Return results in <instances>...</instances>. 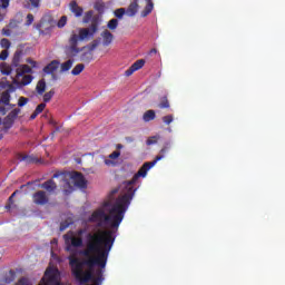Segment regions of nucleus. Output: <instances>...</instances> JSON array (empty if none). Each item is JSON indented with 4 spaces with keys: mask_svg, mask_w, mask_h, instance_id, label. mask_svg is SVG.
<instances>
[{
    "mask_svg": "<svg viewBox=\"0 0 285 285\" xmlns=\"http://www.w3.org/2000/svg\"><path fill=\"white\" fill-rule=\"evenodd\" d=\"M129 206L130 203L126 196L118 197L115 204H111L108 200L105 202L101 207L91 214V216L88 218V222H90V224H97L99 228L109 226L111 229L101 230L99 233H95V235H101V233L109 230L111 232L115 242V233L119 230V226L121 225V222H124L126 210H128Z\"/></svg>",
    "mask_w": 285,
    "mask_h": 285,
    "instance_id": "f257e3e1",
    "label": "nucleus"
},
{
    "mask_svg": "<svg viewBox=\"0 0 285 285\" xmlns=\"http://www.w3.org/2000/svg\"><path fill=\"white\" fill-rule=\"evenodd\" d=\"M98 26L97 22H92L90 29L80 28L78 30V35L72 31L69 38V47L67 48L68 55L70 57H77L80 53V61L83 63H90L92 61L94 56L92 51L88 49V47L79 48V41H86V39H90V37H95V32H97Z\"/></svg>",
    "mask_w": 285,
    "mask_h": 285,
    "instance_id": "f03ea898",
    "label": "nucleus"
},
{
    "mask_svg": "<svg viewBox=\"0 0 285 285\" xmlns=\"http://www.w3.org/2000/svg\"><path fill=\"white\" fill-rule=\"evenodd\" d=\"M170 150V142H166L164 147L160 149V154L155 157L153 161L144 163V165L139 168V170L132 176L130 180L122 183L124 195L122 197H127L128 203L132 202V197H135V193H137V188H135V184L139 181V177H146L148 175V170L157 165V161H161L164 159V155Z\"/></svg>",
    "mask_w": 285,
    "mask_h": 285,
    "instance_id": "7ed1b4c3",
    "label": "nucleus"
},
{
    "mask_svg": "<svg viewBox=\"0 0 285 285\" xmlns=\"http://www.w3.org/2000/svg\"><path fill=\"white\" fill-rule=\"evenodd\" d=\"M32 73V68L28 65H21L19 68L16 69V79H13V83H17L19 81V78L22 77L20 86H29V83H32L33 77L30 75Z\"/></svg>",
    "mask_w": 285,
    "mask_h": 285,
    "instance_id": "20e7f679",
    "label": "nucleus"
},
{
    "mask_svg": "<svg viewBox=\"0 0 285 285\" xmlns=\"http://www.w3.org/2000/svg\"><path fill=\"white\" fill-rule=\"evenodd\" d=\"M20 114H21V109L16 108V109H12L3 118L2 125H3L4 130H10V128H12V126H14V121H17V118L19 117Z\"/></svg>",
    "mask_w": 285,
    "mask_h": 285,
    "instance_id": "39448f33",
    "label": "nucleus"
},
{
    "mask_svg": "<svg viewBox=\"0 0 285 285\" xmlns=\"http://www.w3.org/2000/svg\"><path fill=\"white\" fill-rule=\"evenodd\" d=\"M70 179L73 184V186H76V188H80L86 190V188H88V180H86V177L83 176V174L79 173V171H72L70 174Z\"/></svg>",
    "mask_w": 285,
    "mask_h": 285,
    "instance_id": "423d86ee",
    "label": "nucleus"
},
{
    "mask_svg": "<svg viewBox=\"0 0 285 285\" xmlns=\"http://www.w3.org/2000/svg\"><path fill=\"white\" fill-rule=\"evenodd\" d=\"M32 202L36 204V206H46L50 204V197L48 196V193L38 190L32 194Z\"/></svg>",
    "mask_w": 285,
    "mask_h": 285,
    "instance_id": "0eeeda50",
    "label": "nucleus"
},
{
    "mask_svg": "<svg viewBox=\"0 0 285 285\" xmlns=\"http://www.w3.org/2000/svg\"><path fill=\"white\" fill-rule=\"evenodd\" d=\"M100 37L102 39V46L105 48H108V46H110V43H112V41L115 40V36L112 35V32H110L108 29H105L101 33Z\"/></svg>",
    "mask_w": 285,
    "mask_h": 285,
    "instance_id": "6e6552de",
    "label": "nucleus"
},
{
    "mask_svg": "<svg viewBox=\"0 0 285 285\" xmlns=\"http://www.w3.org/2000/svg\"><path fill=\"white\" fill-rule=\"evenodd\" d=\"M139 12V0H132L126 9L127 17H135Z\"/></svg>",
    "mask_w": 285,
    "mask_h": 285,
    "instance_id": "1a4fd4ad",
    "label": "nucleus"
},
{
    "mask_svg": "<svg viewBox=\"0 0 285 285\" xmlns=\"http://www.w3.org/2000/svg\"><path fill=\"white\" fill-rule=\"evenodd\" d=\"M22 6L27 10H39L41 8V0H24Z\"/></svg>",
    "mask_w": 285,
    "mask_h": 285,
    "instance_id": "9d476101",
    "label": "nucleus"
},
{
    "mask_svg": "<svg viewBox=\"0 0 285 285\" xmlns=\"http://www.w3.org/2000/svg\"><path fill=\"white\" fill-rule=\"evenodd\" d=\"M36 30H38L40 32V35H48V32H50L51 28L48 24V22H46V20H40L39 23L35 24Z\"/></svg>",
    "mask_w": 285,
    "mask_h": 285,
    "instance_id": "9b49d317",
    "label": "nucleus"
},
{
    "mask_svg": "<svg viewBox=\"0 0 285 285\" xmlns=\"http://www.w3.org/2000/svg\"><path fill=\"white\" fill-rule=\"evenodd\" d=\"M58 69L59 60H53L43 68V72H46V75H55V72H57Z\"/></svg>",
    "mask_w": 285,
    "mask_h": 285,
    "instance_id": "f8f14e48",
    "label": "nucleus"
},
{
    "mask_svg": "<svg viewBox=\"0 0 285 285\" xmlns=\"http://www.w3.org/2000/svg\"><path fill=\"white\" fill-rule=\"evenodd\" d=\"M69 9L71 10L72 14H75V17H82V14H83V8L79 7L77 1H75V0H72L69 3Z\"/></svg>",
    "mask_w": 285,
    "mask_h": 285,
    "instance_id": "ddd939ff",
    "label": "nucleus"
},
{
    "mask_svg": "<svg viewBox=\"0 0 285 285\" xmlns=\"http://www.w3.org/2000/svg\"><path fill=\"white\" fill-rule=\"evenodd\" d=\"M40 188L47 190V193H55L57 190V183L55 180L49 179L40 185Z\"/></svg>",
    "mask_w": 285,
    "mask_h": 285,
    "instance_id": "4468645a",
    "label": "nucleus"
},
{
    "mask_svg": "<svg viewBox=\"0 0 285 285\" xmlns=\"http://www.w3.org/2000/svg\"><path fill=\"white\" fill-rule=\"evenodd\" d=\"M145 1H146L145 9L140 13V17L142 18L148 17V14H150V12L155 10V3L153 2V0H145Z\"/></svg>",
    "mask_w": 285,
    "mask_h": 285,
    "instance_id": "2eb2a0df",
    "label": "nucleus"
},
{
    "mask_svg": "<svg viewBox=\"0 0 285 285\" xmlns=\"http://www.w3.org/2000/svg\"><path fill=\"white\" fill-rule=\"evenodd\" d=\"M10 99H11L10 91L6 90L1 94L0 104H3L4 106H9L10 108H14L16 105L10 104Z\"/></svg>",
    "mask_w": 285,
    "mask_h": 285,
    "instance_id": "dca6fc26",
    "label": "nucleus"
},
{
    "mask_svg": "<svg viewBox=\"0 0 285 285\" xmlns=\"http://www.w3.org/2000/svg\"><path fill=\"white\" fill-rule=\"evenodd\" d=\"M22 55H23V51H21V50H17L14 52L13 58H12V62H11L12 68L17 69V68L21 67V65H19V63H21Z\"/></svg>",
    "mask_w": 285,
    "mask_h": 285,
    "instance_id": "f3484780",
    "label": "nucleus"
},
{
    "mask_svg": "<svg viewBox=\"0 0 285 285\" xmlns=\"http://www.w3.org/2000/svg\"><path fill=\"white\" fill-rule=\"evenodd\" d=\"M108 157L109 159L105 160L106 166H115V161H112V159H119V157H121V151L115 150Z\"/></svg>",
    "mask_w": 285,
    "mask_h": 285,
    "instance_id": "a211bd4d",
    "label": "nucleus"
},
{
    "mask_svg": "<svg viewBox=\"0 0 285 285\" xmlns=\"http://www.w3.org/2000/svg\"><path fill=\"white\" fill-rule=\"evenodd\" d=\"M157 108H160V110H164L166 108H170V101L168 100V96H161L159 98V102L157 104Z\"/></svg>",
    "mask_w": 285,
    "mask_h": 285,
    "instance_id": "6ab92c4d",
    "label": "nucleus"
},
{
    "mask_svg": "<svg viewBox=\"0 0 285 285\" xmlns=\"http://www.w3.org/2000/svg\"><path fill=\"white\" fill-rule=\"evenodd\" d=\"M20 161H26V164H39L38 158L30 155L20 156Z\"/></svg>",
    "mask_w": 285,
    "mask_h": 285,
    "instance_id": "aec40b11",
    "label": "nucleus"
},
{
    "mask_svg": "<svg viewBox=\"0 0 285 285\" xmlns=\"http://www.w3.org/2000/svg\"><path fill=\"white\" fill-rule=\"evenodd\" d=\"M69 238L71 239V246H73V248H81V246H83V238L75 236Z\"/></svg>",
    "mask_w": 285,
    "mask_h": 285,
    "instance_id": "412c9836",
    "label": "nucleus"
},
{
    "mask_svg": "<svg viewBox=\"0 0 285 285\" xmlns=\"http://www.w3.org/2000/svg\"><path fill=\"white\" fill-rule=\"evenodd\" d=\"M45 277L47 279V284H50L51 282H55V269L47 268L45 272Z\"/></svg>",
    "mask_w": 285,
    "mask_h": 285,
    "instance_id": "4be33fe9",
    "label": "nucleus"
},
{
    "mask_svg": "<svg viewBox=\"0 0 285 285\" xmlns=\"http://www.w3.org/2000/svg\"><path fill=\"white\" fill-rule=\"evenodd\" d=\"M36 90L38 95H43L46 92V80L41 79L38 81Z\"/></svg>",
    "mask_w": 285,
    "mask_h": 285,
    "instance_id": "5701e85b",
    "label": "nucleus"
},
{
    "mask_svg": "<svg viewBox=\"0 0 285 285\" xmlns=\"http://www.w3.org/2000/svg\"><path fill=\"white\" fill-rule=\"evenodd\" d=\"M155 117H156L155 110L150 109L144 114L142 119L144 121L148 122V121H153Z\"/></svg>",
    "mask_w": 285,
    "mask_h": 285,
    "instance_id": "b1692460",
    "label": "nucleus"
},
{
    "mask_svg": "<svg viewBox=\"0 0 285 285\" xmlns=\"http://www.w3.org/2000/svg\"><path fill=\"white\" fill-rule=\"evenodd\" d=\"M86 66L83 63H78L72 70H71V75H73V77H77L78 75H81V72H83Z\"/></svg>",
    "mask_w": 285,
    "mask_h": 285,
    "instance_id": "393cba45",
    "label": "nucleus"
},
{
    "mask_svg": "<svg viewBox=\"0 0 285 285\" xmlns=\"http://www.w3.org/2000/svg\"><path fill=\"white\" fill-rule=\"evenodd\" d=\"M72 63H75V60L69 59L66 62L61 63V72H68V70H70V68H72Z\"/></svg>",
    "mask_w": 285,
    "mask_h": 285,
    "instance_id": "a878e982",
    "label": "nucleus"
},
{
    "mask_svg": "<svg viewBox=\"0 0 285 285\" xmlns=\"http://www.w3.org/2000/svg\"><path fill=\"white\" fill-rule=\"evenodd\" d=\"M145 65H146V60L139 59V60H137L136 62H134V63L131 65V67H132L134 70L137 72V70H141L142 66H145Z\"/></svg>",
    "mask_w": 285,
    "mask_h": 285,
    "instance_id": "bb28decb",
    "label": "nucleus"
},
{
    "mask_svg": "<svg viewBox=\"0 0 285 285\" xmlns=\"http://www.w3.org/2000/svg\"><path fill=\"white\" fill-rule=\"evenodd\" d=\"M118 26H119V20H117V19H111L107 23V28L109 30H117Z\"/></svg>",
    "mask_w": 285,
    "mask_h": 285,
    "instance_id": "cd10ccee",
    "label": "nucleus"
},
{
    "mask_svg": "<svg viewBox=\"0 0 285 285\" xmlns=\"http://www.w3.org/2000/svg\"><path fill=\"white\" fill-rule=\"evenodd\" d=\"M52 97H55V89H51L49 92H46L43 95V101L45 104H48L51 101Z\"/></svg>",
    "mask_w": 285,
    "mask_h": 285,
    "instance_id": "c85d7f7f",
    "label": "nucleus"
},
{
    "mask_svg": "<svg viewBox=\"0 0 285 285\" xmlns=\"http://www.w3.org/2000/svg\"><path fill=\"white\" fill-rule=\"evenodd\" d=\"M92 14H95L92 10L87 11L82 19L83 23H90V21L92 20Z\"/></svg>",
    "mask_w": 285,
    "mask_h": 285,
    "instance_id": "c756f323",
    "label": "nucleus"
},
{
    "mask_svg": "<svg viewBox=\"0 0 285 285\" xmlns=\"http://www.w3.org/2000/svg\"><path fill=\"white\" fill-rule=\"evenodd\" d=\"M163 121H164V124H166V126H170V124H173V121H175V117L173 115L164 116Z\"/></svg>",
    "mask_w": 285,
    "mask_h": 285,
    "instance_id": "7c9ffc66",
    "label": "nucleus"
},
{
    "mask_svg": "<svg viewBox=\"0 0 285 285\" xmlns=\"http://www.w3.org/2000/svg\"><path fill=\"white\" fill-rule=\"evenodd\" d=\"M32 23H35V16L32 13H28L24 26L29 27L32 26Z\"/></svg>",
    "mask_w": 285,
    "mask_h": 285,
    "instance_id": "2f4dec72",
    "label": "nucleus"
},
{
    "mask_svg": "<svg viewBox=\"0 0 285 285\" xmlns=\"http://www.w3.org/2000/svg\"><path fill=\"white\" fill-rule=\"evenodd\" d=\"M124 14H126L125 8H119L115 11V17H117V19H124Z\"/></svg>",
    "mask_w": 285,
    "mask_h": 285,
    "instance_id": "473e14b6",
    "label": "nucleus"
},
{
    "mask_svg": "<svg viewBox=\"0 0 285 285\" xmlns=\"http://www.w3.org/2000/svg\"><path fill=\"white\" fill-rule=\"evenodd\" d=\"M0 46H1V48H6V50H8V48H10V46H12V43L10 42V40L8 38H3L0 41Z\"/></svg>",
    "mask_w": 285,
    "mask_h": 285,
    "instance_id": "72a5a7b5",
    "label": "nucleus"
},
{
    "mask_svg": "<svg viewBox=\"0 0 285 285\" xmlns=\"http://www.w3.org/2000/svg\"><path fill=\"white\" fill-rule=\"evenodd\" d=\"M12 68H14V67H12V66H4V67H2L1 68V72H2V75H12Z\"/></svg>",
    "mask_w": 285,
    "mask_h": 285,
    "instance_id": "f704fd0d",
    "label": "nucleus"
},
{
    "mask_svg": "<svg viewBox=\"0 0 285 285\" xmlns=\"http://www.w3.org/2000/svg\"><path fill=\"white\" fill-rule=\"evenodd\" d=\"M66 23H68V17L62 16L60 18V20L58 21L57 26H58V28H63L66 26Z\"/></svg>",
    "mask_w": 285,
    "mask_h": 285,
    "instance_id": "c9c22d12",
    "label": "nucleus"
},
{
    "mask_svg": "<svg viewBox=\"0 0 285 285\" xmlns=\"http://www.w3.org/2000/svg\"><path fill=\"white\" fill-rule=\"evenodd\" d=\"M99 47V40H94L87 49H89L91 52Z\"/></svg>",
    "mask_w": 285,
    "mask_h": 285,
    "instance_id": "e433bc0d",
    "label": "nucleus"
},
{
    "mask_svg": "<svg viewBox=\"0 0 285 285\" xmlns=\"http://www.w3.org/2000/svg\"><path fill=\"white\" fill-rule=\"evenodd\" d=\"M10 52H8V49H4L0 52V61H6L8 59Z\"/></svg>",
    "mask_w": 285,
    "mask_h": 285,
    "instance_id": "4c0bfd02",
    "label": "nucleus"
},
{
    "mask_svg": "<svg viewBox=\"0 0 285 285\" xmlns=\"http://www.w3.org/2000/svg\"><path fill=\"white\" fill-rule=\"evenodd\" d=\"M28 101H30L28 98L26 97H20L19 100H18V106L20 108H23V106H26V104H28Z\"/></svg>",
    "mask_w": 285,
    "mask_h": 285,
    "instance_id": "58836bf2",
    "label": "nucleus"
},
{
    "mask_svg": "<svg viewBox=\"0 0 285 285\" xmlns=\"http://www.w3.org/2000/svg\"><path fill=\"white\" fill-rule=\"evenodd\" d=\"M43 110H46V104H45V102L38 105V106L36 107V110H35V111H36L38 115H41V112H43Z\"/></svg>",
    "mask_w": 285,
    "mask_h": 285,
    "instance_id": "ea45409f",
    "label": "nucleus"
},
{
    "mask_svg": "<svg viewBox=\"0 0 285 285\" xmlns=\"http://www.w3.org/2000/svg\"><path fill=\"white\" fill-rule=\"evenodd\" d=\"M147 146H153L157 144V136L149 137L146 141Z\"/></svg>",
    "mask_w": 285,
    "mask_h": 285,
    "instance_id": "a19ab883",
    "label": "nucleus"
},
{
    "mask_svg": "<svg viewBox=\"0 0 285 285\" xmlns=\"http://www.w3.org/2000/svg\"><path fill=\"white\" fill-rule=\"evenodd\" d=\"M10 6V0H0V8L6 10Z\"/></svg>",
    "mask_w": 285,
    "mask_h": 285,
    "instance_id": "79ce46f5",
    "label": "nucleus"
},
{
    "mask_svg": "<svg viewBox=\"0 0 285 285\" xmlns=\"http://www.w3.org/2000/svg\"><path fill=\"white\" fill-rule=\"evenodd\" d=\"M17 285H30V283H28V278L22 277L18 281Z\"/></svg>",
    "mask_w": 285,
    "mask_h": 285,
    "instance_id": "37998d69",
    "label": "nucleus"
},
{
    "mask_svg": "<svg viewBox=\"0 0 285 285\" xmlns=\"http://www.w3.org/2000/svg\"><path fill=\"white\" fill-rule=\"evenodd\" d=\"M104 8H105V6L102 3L95 4V10H97L98 12H104Z\"/></svg>",
    "mask_w": 285,
    "mask_h": 285,
    "instance_id": "c03bdc74",
    "label": "nucleus"
},
{
    "mask_svg": "<svg viewBox=\"0 0 285 285\" xmlns=\"http://www.w3.org/2000/svg\"><path fill=\"white\" fill-rule=\"evenodd\" d=\"M136 71L134 70L132 67L128 68L126 71H125V75L126 77H130L132 73H135Z\"/></svg>",
    "mask_w": 285,
    "mask_h": 285,
    "instance_id": "a18cd8bd",
    "label": "nucleus"
},
{
    "mask_svg": "<svg viewBox=\"0 0 285 285\" xmlns=\"http://www.w3.org/2000/svg\"><path fill=\"white\" fill-rule=\"evenodd\" d=\"M67 186L69 187V189H65V195H70V193L75 190V187L70 186V183H67Z\"/></svg>",
    "mask_w": 285,
    "mask_h": 285,
    "instance_id": "49530a36",
    "label": "nucleus"
},
{
    "mask_svg": "<svg viewBox=\"0 0 285 285\" xmlns=\"http://www.w3.org/2000/svg\"><path fill=\"white\" fill-rule=\"evenodd\" d=\"M8 202H9V204L6 205V208H7V210H10V208H11L10 204H14V200H13L12 196L9 197Z\"/></svg>",
    "mask_w": 285,
    "mask_h": 285,
    "instance_id": "de8ad7c7",
    "label": "nucleus"
},
{
    "mask_svg": "<svg viewBox=\"0 0 285 285\" xmlns=\"http://www.w3.org/2000/svg\"><path fill=\"white\" fill-rule=\"evenodd\" d=\"M27 62L30 63V66H32V68H37V61H35L32 59H27Z\"/></svg>",
    "mask_w": 285,
    "mask_h": 285,
    "instance_id": "09e8293b",
    "label": "nucleus"
},
{
    "mask_svg": "<svg viewBox=\"0 0 285 285\" xmlns=\"http://www.w3.org/2000/svg\"><path fill=\"white\" fill-rule=\"evenodd\" d=\"M37 117H39V114L33 111L32 115L30 116V119L33 120V119H37Z\"/></svg>",
    "mask_w": 285,
    "mask_h": 285,
    "instance_id": "8fccbe9b",
    "label": "nucleus"
},
{
    "mask_svg": "<svg viewBox=\"0 0 285 285\" xmlns=\"http://www.w3.org/2000/svg\"><path fill=\"white\" fill-rule=\"evenodd\" d=\"M3 35H6V37H10V30L9 29H2Z\"/></svg>",
    "mask_w": 285,
    "mask_h": 285,
    "instance_id": "3c124183",
    "label": "nucleus"
},
{
    "mask_svg": "<svg viewBox=\"0 0 285 285\" xmlns=\"http://www.w3.org/2000/svg\"><path fill=\"white\" fill-rule=\"evenodd\" d=\"M150 55H157V49H151Z\"/></svg>",
    "mask_w": 285,
    "mask_h": 285,
    "instance_id": "603ef678",
    "label": "nucleus"
},
{
    "mask_svg": "<svg viewBox=\"0 0 285 285\" xmlns=\"http://www.w3.org/2000/svg\"><path fill=\"white\" fill-rule=\"evenodd\" d=\"M66 228H68V225L66 226L61 225L60 230H66Z\"/></svg>",
    "mask_w": 285,
    "mask_h": 285,
    "instance_id": "864d4df0",
    "label": "nucleus"
},
{
    "mask_svg": "<svg viewBox=\"0 0 285 285\" xmlns=\"http://www.w3.org/2000/svg\"><path fill=\"white\" fill-rule=\"evenodd\" d=\"M59 177V174H53V179H57Z\"/></svg>",
    "mask_w": 285,
    "mask_h": 285,
    "instance_id": "5fc2aeb1",
    "label": "nucleus"
},
{
    "mask_svg": "<svg viewBox=\"0 0 285 285\" xmlns=\"http://www.w3.org/2000/svg\"><path fill=\"white\" fill-rule=\"evenodd\" d=\"M78 235H83V230L80 229V230L78 232Z\"/></svg>",
    "mask_w": 285,
    "mask_h": 285,
    "instance_id": "6e6d98bb",
    "label": "nucleus"
},
{
    "mask_svg": "<svg viewBox=\"0 0 285 285\" xmlns=\"http://www.w3.org/2000/svg\"><path fill=\"white\" fill-rule=\"evenodd\" d=\"M14 195H17V191H14L13 194H11V197L14 199Z\"/></svg>",
    "mask_w": 285,
    "mask_h": 285,
    "instance_id": "4d7b16f0",
    "label": "nucleus"
},
{
    "mask_svg": "<svg viewBox=\"0 0 285 285\" xmlns=\"http://www.w3.org/2000/svg\"><path fill=\"white\" fill-rule=\"evenodd\" d=\"M56 132H59V127L56 128Z\"/></svg>",
    "mask_w": 285,
    "mask_h": 285,
    "instance_id": "13d9d810",
    "label": "nucleus"
},
{
    "mask_svg": "<svg viewBox=\"0 0 285 285\" xmlns=\"http://www.w3.org/2000/svg\"><path fill=\"white\" fill-rule=\"evenodd\" d=\"M63 238H65V239H68V235H65Z\"/></svg>",
    "mask_w": 285,
    "mask_h": 285,
    "instance_id": "bf43d9fd",
    "label": "nucleus"
},
{
    "mask_svg": "<svg viewBox=\"0 0 285 285\" xmlns=\"http://www.w3.org/2000/svg\"><path fill=\"white\" fill-rule=\"evenodd\" d=\"M118 148H121V145H118Z\"/></svg>",
    "mask_w": 285,
    "mask_h": 285,
    "instance_id": "052dcab7",
    "label": "nucleus"
},
{
    "mask_svg": "<svg viewBox=\"0 0 285 285\" xmlns=\"http://www.w3.org/2000/svg\"><path fill=\"white\" fill-rule=\"evenodd\" d=\"M0 126H1V118H0Z\"/></svg>",
    "mask_w": 285,
    "mask_h": 285,
    "instance_id": "680f3d73",
    "label": "nucleus"
}]
</instances>
